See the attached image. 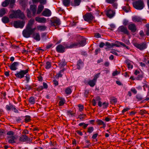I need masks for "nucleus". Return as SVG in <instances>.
<instances>
[{
	"label": "nucleus",
	"instance_id": "obj_36",
	"mask_svg": "<svg viewBox=\"0 0 149 149\" xmlns=\"http://www.w3.org/2000/svg\"><path fill=\"white\" fill-rule=\"evenodd\" d=\"M126 63L127 64V67L129 69H132L133 68V65L131 64L129 61H126Z\"/></svg>",
	"mask_w": 149,
	"mask_h": 149
},
{
	"label": "nucleus",
	"instance_id": "obj_15",
	"mask_svg": "<svg viewBox=\"0 0 149 149\" xmlns=\"http://www.w3.org/2000/svg\"><path fill=\"white\" fill-rule=\"evenodd\" d=\"M36 21L38 23H45L46 22V19L44 17H35Z\"/></svg>",
	"mask_w": 149,
	"mask_h": 149
},
{
	"label": "nucleus",
	"instance_id": "obj_62",
	"mask_svg": "<svg viewBox=\"0 0 149 149\" xmlns=\"http://www.w3.org/2000/svg\"><path fill=\"white\" fill-rule=\"evenodd\" d=\"M11 110L15 112H17V110L15 108V106L13 105V107L11 108Z\"/></svg>",
	"mask_w": 149,
	"mask_h": 149
},
{
	"label": "nucleus",
	"instance_id": "obj_4",
	"mask_svg": "<svg viewBox=\"0 0 149 149\" xmlns=\"http://www.w3.org/2000/svg\"><path fill=\"white\" fill-rule=\"evenodd\" d=\"M133 45L135 47L141 51L145 49L147 47V45L145 42L139 44L136 42H134Z\"/></svg>",
	"mask_w": 149,
	"mask_h": 149
},
{
	"label": "nucleus",
	"instance_id": "obj_28",
	"mask_svg": "<svg viewBox=\"0 0 149 149\" xmlns=\"http://www.w3.org/2000/svg\"><path fill=\"white\" fill-rule=\"evenodd\" d=\"M15 13V11L13 10L12 13L10 14L9 17L10 18H16V16Z\"/></svg>",
	"mask_w": 149,
	"mask_h": 149
},
{
	"label": "nucleus",
	"instance_id": "obj_46",
	"mask_svg": "<svg viewBox=\"0 0 149 149\" xmlns=\"http://www.w3.org/2000/svg\"><path fill=\"white\" fill-rule=\"evenodd\" d=\"M81 0H74V3L75 6L79 5L80 3Z\"/></svg>",
	"mask_w": 149,
	"mask_h": 149
},
{
	"label": "nucleus",
	"instance_id": "obj_8",
	"mask_svg": "<svg viewBox=\"0 0 149 149\" xmlns=\"http://www.w3.org/2000/svg\"><path fill=\"white\" fill-rule=\"evenodd\" d=\"M61 24L60 21L59 19L57 18H55L51 21V25L55 26H58Z\"/></svg>",
	"mask_w": 149,
	"mask_h": 149
},
{
	"label": "nucleus",
	"instance_id": "obj_38",
	"mask_svg": "<svg viewBox=\"0 0 149 149\" xmlns=\"http://www.w3.org/2000/svg\"><path fill=\"white\" fill-rule=\"evenodd\" d=\"M65 102V100L64 99H61L59 102V105L60 106H62L64 104Z\"/></svg>",
	"mask_w": 149,
	"mask_h": 149
},
{
	"label": "nucleus",
	"instance_id": "obj_41",
	"mask_svg": "<svg viewBox=\"0 0 149 149\" xmlns=\"http://www.w3.org/2000/svg\"><path fill=\"white\" fill-rule=\"evenodd\" d=\"M30 117L29 116H26V118L25 119V122L26 123H27L30 121Z\"/></svg>",
	"mask_w": 149,
	"mask_h": 149
},
{
	"label": "nucleus",
	"instance_id": "obj_39",
	"mask_svg": "<svg viewBox=\"0 0 149 149\" xmlns=\"http://www.w3.org/2000/svg\"><path fill=\"white\" fill-rule=\"evenodd\" d=\"M94 128L93 127H89L88 128L87 132L91 133L93 132L94 130Z\"/></svg>",
	"mask_w": 149,
	"mask_h": 149
},
{
	"label": "nucleus",
	"instance_id": "obj_49",
	"mask_svg": "<svg viewBox=\"0 0 149 149\" xmlns=\"http://www.w3.org/2000/svg\"><path fill=\"white\" fill-rule=\"evenodd\" d=\"M66 64V63L64 61H62L60 63L59 65L61 67H63L65 66Z\"/></svg>",
	"mask_w": 149,
	"mask_h": 149
},
{
	"label": "nucleus",
	"instance_id": "obj_40",
	"mask_svg": "<svg viewBox=\"0 0 149 149\" xmlns=\"http://www.w3.org/2000/svg\"><path fill=\"white\" fill-rule=\"evenodd\" d=\"M86 116V115L84 114H80L78 116V118H79L80 120H83L84 119Z\"/></svg>",
	"mask_w": 149,
	"mask_h": 149
},
{
	"label": "nucleus",
	"instance_id": "obj_47",
	"mask_svg": "<svg viewBox=\"0 0 149 149\" xmlns=\"http://www.w3.org/2000/svg\"><path fill=\"white\" fill-rule=\"evenodd\" d=\"M26 12L27 13V15L28 17L30 18L31 17V14L30 11L29 9H27L26 10Z\"/></svg>",
	"mask_w": 149,
	"mask_h": 149
},
{
	"label": "nucleus",
	"instance_id": "obj_42",
	"mask_svg": "<svg viewBox=\"0 0 149 149\" xmlns=\"http://www.w3.org/2000/svg\"><path fill=\"white\" fill-rule=\"evenodd\" d=\"M6 13V11L4 8H2L1 9V17L2 16Z\"/></svg>",
	"mask_w": 149,
	"mask_h": 149
},
{
	"label": "nucleus",
	"instance_id": "obj_17",
	"mask_svg": "<svg viewBox=\"0 0 149 149\" xmlns=\"http://www.w3.org/2000/svg\"><path fill=\"white\" fill-rule=\"evenodd\" d=\"M56 49L57 52L63 53L64 52L65 48L62 45H59L57 46Z\"/></svg>",
	"mask_w": 149,
	"mask_h": 149
},
{
	"label": "nucleus",
	"instance_id": "obj_61",
	"mask_svg": "<svg viewBox=\"0 0 149 149\" xmlns=\"http://www.w3.org/2000/svg\"><path fill=\"white\" fill-rule=\"evenodd\" d=\"M43 88L47 89V88L48 86H47V84H46V83L44 82L43 83Z\"/></svg>",
	"mask_w": 149,
	"mask_h": 149
},
{
	"label": "nucleus",
	"instance_id": "obj_44",
	"mask_svg": "<svg viewBox=\"0 0 149 149\" xmlns=\"http://www.w3.org/2000/svg\"><path fill=\"white\" fill-rule=\"evenodd\" d=\"M97 123L99 125H105L104 123L102 120H98L97 121Z\"/></svg>",
	"mask_w": 149,
	"mask_h": 149
},
{
	"label": "nucleus",
	"instance_id": "obj_21",
	"mask_svg": "<svg viewBox=\"0 0 149 149\" xmlns=\"http://www.w3.org/2000/svg\"><path fill=\"white\" fill-rule=\"evenodd\" d=\"M132 20L134 22H140L143 21L144 20L139 17L135 16L132 17Z\"/></svg>",
	"mask_w": 149,
	"mask_h": 149
},
{
	"label": "nucleus",
	"instance_id": "obj_33",
	"mask_svg": "<svg viewBox=\"0 0 149 149\" xmlns=\"http://www.w3.org/2000/svg\"><path fill=\"white\" fill-rule=\"evenodd\" d=\"M38 30L40 31H44L46 29V27L44 26H37Z\"/></svg>",
	"mask_w": 149,
	"mask_h": 149
},
{
	"label": "nucleus",
	"instance_id": "obj_23",
	"mask_svg": "<svg viewBox=\"0 0 149 149\" xmlns=\"http://www.w3.org/2000/svg\"><path fill=\"white\" fill-rule=\"evenodd\" d=\"M44 8V6L42 5H39L38 8L36 12V14H39L42 12Z\"/></svg>",
	"mask_w": 149,
	"mask_h": 149
},
{
	"label": "nucleus",
	"instance_id": "obj_5",
	"mask_svg": "<svg viewBox=\"0 0 149 149\" xmlns=\"http://www.w3.org/2000/svg\"><path fill=\"white\" fill-rule=\"evenodd\" d=\"M29 70H20L19 72H17L15 74V76L18 78L21 79L24 77V75L28 73Z\"/></svg>",
	"mask_w": 149,
	"mask_h": 149
},
{
	"label": "nucleus",
	"instance_id": "obj_53",
	"mask_svg": "<svg viewBox=\"0 0 149 149\" xmlns=\"http://www.w3.org/2000/svg\"><path fill=\"white\" fill-rule=\"evenodd\" d=\"M13 107V105L10 104L9 105L6 106V108L8 110H10L11 109V108Z\"/></svg>",
	"mask_w": 149,
	"mask_h": 149
},
{
	"label": "nucleus",
	"instance_id": "obj_58",
	"mask_svg": "<svg viewBox=\"0 0 149 149\" xmlns=\"http://www.w3.org/2000/svg\"><path fill=\"white\" fill-rule=\"evenodd\" d=\"M37 90L38 91H40L43 89V87L42 86H40L37 88Z\"/></svg>",
	"mask_w": 149,
	"mask_h": 149
},
{
	"label": "nucleus",
	"instance_id": "obj_51",
	"mask_svg": "<svg viewBox=\"0 0 149 149\" xmlns=\"http://www.w3.org/2000/svg\"><path fill=\"white\" fill-rule=\"evenodd\" d=\"M62 76V74H61V73H60L59 72V73L57 74L56 76H55V77L56 78L58 79L59 77H61Z\"/></svg>",
	"mask_w": 149,
	"mask_h": 149
},
{
	"label": "nucleus",
	"instance_id": "obj_59",
	"mask_svg": "<svg viewBox=\"0 0 149 149\" xmlns=\"http://www.w3.org/2000/svg\"><path fill=\"white\" fill-rule=\"evenodd\" d=\"M53 82L55 86H57L58 85V81L56 80H54L53 81Z\"/></svg>",
	"mask_w": 149,
	"mask_h": 149
},
{
	"label": "nucleus",
	"instance_id": "obj_10",
	"mask_svg": "<svg viewBox=\"0 0 149 149\" xmlns=\"http://www.w3.org/2000/svg\"><path fill=\"white\" fill-rule=\"evenodd\" d=\"M35 22V20L33 19H31L30 20H29L28 22V23L27 24L28 25H30V30L33 33H34V32L36 29V27H34L33 28H32V27L33 24H34Z\"/></svg>",
	"mask_w": 149,
	"mask_h": 149
},
{
	"label": "nucleus",
	"instance_id": "obj_30",
	"mask_svg": "<svg viewBox=\"0 0 149 149\" xmlns=\"http://www.w3.org/2000/svg\"><path fill=\"white\" fill-rule=\"evenodd\" d=\"M10 0H5L2 4L3 6L6 7L9 3Z\"/></svg>",
	"mask_w": 149,
	"mask_h": 149
},
{
	"label": "nucleus",
	"instance_id": "obj_24",
	"mask_svg": "<svg viewBox=\"0 0 149 149\" xmlns=\"http://www.w3.org/2000/svg\"><path fill=\"white\" fill-rule=\"evenodd\" d=\"M96 81L94 80H91L88 81V84L91 87H94Z\"/></svg>",
	"mask_w": 149,
	"mask_h": 149
},
{
	"label": "nucleus",
	"instance_id": "obj_2",
	"mask_svg": "<svg viewBox=\"0 0 149 149\" xmlns=\"http://www.w3.org/2000/svg\"><path fill=\"white\" fill-rule=\"evenodd\" d=\"M134 7L136 9L141 10L143 9L144 7V4L143 1L139 0L133 3Z\"/></svg>",
	"mask_w": 149,
	"mask_h": 149
},
{
	"label": "nucleus",
	"instance_id": "obj_12",
	"mask_svg": "<svg viewBox=\"0 0 149 149\" xmlns=\"http://www.w3.org/2000/svg\"><path fill=\"white\" fill-rule=\"evenodd\" d=\"M118 30L119 31L122 32L124 34L127 35L129 34V32L127 27H125L123 26H120L118 28Z\"/></svg>",
	"mask_w": 149,
	"mask_h": 149
},
{
	"label": "nucleus",
	"instance_id": "obj_57",
	"mask_svg": "<svg viewBox=\"0 0 149 149\" xmlns=\"http://www.w3.org/2000/svg\"><path fill=\"white\" fill-rule=\"evenodd\" d=\"M39 2L40 3L45 4L46 3V0H39Z\"/></svg>",
	"mask_w": 149,
	"mask_h": 149
},
{
	"label": "nucleus",
	"instance_id": "obj_55",
	"mask_svg": "<svg viewBox=\"0 0 149 149\" xmlns=\"http://www.w3.org/2000/svg\"><path fill=\"white\" fill-rule=\"evenodd\" d=\"M116 0H106V2L109 3H112L114 2Z\"/></svg>",
	"mask_w": 149,
	"mask_h": 149
},
{
	"label": "nucleus",
	"instance_id": "obj_22",
	"mask_svg": "<svg viewBox=\"0 0 149 149\" xmlns=\"http://www.w3.org/2000/svg\"><path fill=\"white\" fill-rule=\"evenodd\" d=\"M129 29L133 32H134L136 30V28L134 24H130L128 26Z\"/></svg>",
	"mask_w": 149,
	"mask_h": 149
},
{
	"label": "nucleus",
	"instance_id": "obj_45",
	"mask_svg": "<svg viewBox=\"0 0 149 149\" xmlns=\"http://www.w3.org/2000/svg\"><path fill=\"white\" fill-rule=\"evenodd\" d=\"M15 2V0H10L9 3L11 8H12Z\"/></svg>",
	"mask_w": 149,
	"mask_h": 149
},
{
	"label": "nucleus",
	"instance_id": "obj_63",
	"mask_svg": "<svg viewBox=\"0 0 149 149\" xmlns=\"http://www.w3.org/2000/svg\"><path fill=\"white\" fill-rule=\"evenodd\" d=\"M14 134V132L12 131H9L7 133V134L9 135H13Z\"/></svg>",
	"mask_w": 149,
	"mask_h": 149
},
{
	"label": "nucleus",
	"instance_id": "obj_7",
	"mask_svg": "<svg viewBox=\"0 0 149 149\" xmlns=\"http://www.w3.org/2000/svg\"><path fill=\"white\" fill-rule=\"evenodd\" d=\"M24 23L23 21H15L13 23L14 26L16 28H22L24 26Z\"/></svg>",
	"mask_w": 149,
	"mask_h": 149
},
{
	"label": "nucleus",
	"instance_id": "obj_11",
	"mask_svg": "<svg viewBox=\"0 0 149 149\" xmlns=\"http://www.w3.org/2000/svg\"><path fill=\"white\" fill-rule=\"evenodd\" d=\"M52 13L50 10L47 8H45L42 13V15L47 17L50 16Z\"/></svg>",
	"mask_w": 149,
	"mask_h": 149
},
{
	"label": "nucleus",
	"instance_id": "obj_43",
	"mask_svg": "<svg viewBox=\"0 0 149 149\" xmlns=\"http://www.w3.org/2000/svg\"><path fill=\"white\" fill-rule=\"evenodd\" d=\"M100 73H99L96 74L93 79V80H94L95 81H96L97 79L99 77V75H100Z\"/></svg>",
	"mask_w": 149,
	"mask_h": 149
},
{
	"label": "nucleus",
	"instance_id": "obj_27",
	"mask_svg": "<svg viewBox=\"0 0 149 149\" xmlns=\"http://www.w3.org/2000/svg\"><path fill=\"white\" fill-rule=\"evenodd\" d=\"M110 102L112 104L116 103L117 100L116 98L114 97H112L110 98Z\"/></svg>",
	"mask_w": 149,
	"mask_h": 149
},
{
	"label": "nucleus",
	"instance_id": "obj_60",
	"mask_svg": "<svg viewBox=\"0 0 149 149\" xmlns=\"http://www.w3.org/2000/svg\"><path fill=\"white\" fill-rule=\"evenodd\" d=\"M110 53H112L114 54L117 56L118 55L117 53L115 50H112L110 52Z\"/></svg>",
	"mask_w": 149,
	"mask_h": 149
},
{
	"label": "nucleus",
	"instance_id": "obj_35",
	"mask_svg": "<svg viewBox=\"0 0 149 149\" xmlns=\"http://www.w3.org/2000/svg\"><path fill=\"white\" fill-rule=\"evenodd\" d=\"M70 0H63V3L64 5L65 6H68L70 4Z\"/></svg>",
	"mask_w": 149,
	"mask_h": 149
},
{
	"label": "nucleus",
	"instance_id": "obj_13",
	"mask_svg": "<svg viewBox=\"0 0 149 149\" xmlns=\"http://www.w3.org/2000/svg\"><path fill=\"white\" fill-rule=\"evenodd\" d=\"M19 63L17 62H15L9 66L10 69L12 70H15L17 69V67Z\"/></svg>",
	"mask_w": 149,
	"mask_h": 149
},
{
	"label": "nucleus",
	"instance_id": "obj_31",
	"mask_svg": "<svg viewBox=\"0 0 149 149\" xmlns=\"http://www.w3.org/2000/svg\"><path fill=\"white\" fill-rule=\"evenodd\" d=\"M65 93L67 95H69L72 93V90L70 87L67 88L65 90Z\"/></svg>",
	"mask_w": 149,
	"mask_h": 149
},
{
	"label": "nucleus",
	"instance_id": "obj_48",
	"mask_svg": "<svg viewBox=\"0 0 149 149\" xmlns=\"http://www.w3.org/2000/svg\"><path fill=\"white\" fill-rule=\"evenodd\" d=\"M78 107H79V111H81L83 110L84 107L83 105L81 104H79L78 105Z\"/></svg>",
	"mask_w": 149,
	"mask_h": 149
},
{
	"label": "nucleus",
	"instance_id": "obj_9",
	"mask_svg": "<svg viewBox=\"0 0 149 149\" xmlns=\"http://www.w3.org/2000/svg\"><path fill=\"white\" fill-rule=\"evenodd\" d=\"M15 13L16 16V18H18L23 19L25 18V16L24 13L20 10H18L15 11Z\"/></svg>",
	"mask_w": 149,
	"mask_h": 149
},
{
	"label": "nucleus",
	"instance_id": "obj_6",
	"mask_svg": "<svg viewBox=\"0 0 149 149\" xmlns=\"http://www.w3.org/2000/svg\"><path fill=\"white\" fill-rule=\"evenodd\" d=\"M94 18V17L91 13H87L83 16L84 20L87 22H91Z\"/></svg>",
	"mask_w": 149,
	"mask_h": 149
},
{
	"label": "nucleus",
	"instance_id": "obj_14",
	"mask_svg": "<svg viewBox=\"0 0 149 149\" xmlns=\"http://www.w3.org/2000/svg\"><path fill=\"white\" fill-rule=\"evenodd\" d=\"M106 14L108 17L111 18L114 16L115 12L113 10L110 9L107 10Z\"/></svg>",
	"mask_w": 149,
	"mask_h": 149
},
{
	"label": "nucleus",
	"instance_id": "obj_29",
	"mask_svg": "<svg viewBox=\"0 0 149 149\" xmlns=\"http://www.w3.org/2000/svg\"><path fill=\"white\" fill-rule=\"evenodd\" d=\"M2 21L3 23H6L9 22V19L8 17H4L2 18Z\"/></svg>",
	"mask_w": 149,
	"mask_h": 149
},
{
	"label": "nucleus",
	"instance_id": "obj_64",
	"mask_svg": "<svg viewBox=\"0 0 149 149\" xmlns=\"http://www.w3.org/2000/svg\"><path fill=\"white\" fill-rule=\"evenodd\" d=\"M105 45L106 46H107L109 48H111V44L108 42H106L105 43Z\"/></svg>",
	"mask_w": 149,
	"mask_h": 149
},
{
	"label": "nucleus",
	"instance_id": "obj_1",
	"mask_svg": "<svg viewBox=\"0 0 149 149\" xmlns=\"http://www.w3.org/2000/svg\"><path fill=\"white\" fill-rule=\"evenodd\" d=\"M86 40L84 39L80 42L72 43L70 46H67V48H72L80 46H84L86 44Z\"/></svg>",
	"mask_w": 149,
	"mask_h": 149
},
{
	"label": "nucleus",
	"instance_id": "obj_19",
	"mask_svg": "<svg viewBox=\"0 0 149 149\" xmlns=\"http://www.w3.org/2000/svg\"><path fill=\"white\" fill-rule=\"evenodd\" d=\"M30 9L33 13V16H34L36 13L37 6L35 5H31L30 6Z\"/></svg>",
	"mask_w": 149,
	"mask_h": 149
},
{
	"label": "nucleus",
	"instance_id": "obj_18",
	"mask_svg": "<svg viewBox=\"0 0 149 149\" xmlns=\"http://www.w3.org/2000/svg\"><path fill=\"white\" fill-rule=\"evenodd\" d=\"M17 139L16 136H11L8 137V142L10 143H15V141Z\"/></svg>",
	"mask_w": 149,
	"mask_h": 149
},
{
	"label": "nucleus",
	"instance_id": "obj_54",
	"mask_svg": "<svg viewBox=\"0 0 149 149\" xmlns=\"http://www.w3.org/2000/svg\"><path fill=\"white\" fill-rule=\"evenodd\" d=\"M95 37L97 38H101V35L100 34L98 33H95Z\"/></svg>",
	"mask_w": 149,
	"mask_h": 149
},
{
	"label": "nucleus",
	"instance_id": "obj_32",
	"mask_svg": "<svg viewBox=\"0 0 149 149\" xmlns=\"http://www.w3.org/2000/svg\"><path fill=\"white\" fill-rule=\"evenodd\" d=\"M51 66V63L50 62L47 61L45 65V68L47 69H49Z\"/></svg>",
	"mask_w": 149,
	"mask_h": 149
},
{
	"label": "nucleus",
	"instance_id": "obj_20",
	"mask_svg": "<svg viewBox=\"0 0 149 149\" xmlns=\"http://www.w3.org/2000/svg\"><path fill=\"white\" fill-rule=\"evenodd\" d=\"M32 37L37 41H39L40 39V35L39 33H34L32 34Z\"/></svg>",
	"mask_w": 149,
	"mask_h": 149
},
{
	"label": "nucleus",
	"instance_id": "obj_56",
	"mask_svg": "<svg viewBox=\"0 0 149 149\" xmlns=\"http://www.w3.org/2000/svg\"><path fill=\"white\" fill-rule=\"evenodd\" d=\"M136 97L138 101H140L142 99L141 97L139 95H137L136 96Z\"/></svg>",
	"mask_w": 149,
	"mask_h": 149
},
{
	"label": "nucleus",
	"instance_id": "obj_52",
	"mask_svg": "<svg viewBox=\"0 0 149 149\" xmlns=\"http://www.w3.org/2000/svg\"><path fill=\"white\" fill-rule=\"evenodd\" d=\"M130 108L127 107L125 108H124L123 109L122 111V113H124L125 112L127 111L128 110H130Z\"/></svg>",
	"mask_w": 149,
	"mask_h": 149
},
{
	"label": "nucleus",
	"instance_id": "obj_3",
	"mask_svg": "<svg viewBox=\"0 0 149 149\" xmlns=\"http://www.w3.org/2000/svg\"><path fill=\"white\" fill-rule=\"evenodd\" d=\"M30 25H27L26 28L23 31L22 34L23 36L26 38L30 37L31 35L32 34L30 29Z\"/></svg>",
	"mask_w": 149,
	"mask_h": 149
},
{
	"label": "nucleus",
	"instance_id": "obj_50",
	"mask_svg": "<svg viewBox=\"0 0 149 149\" xmlns=\"http://www.w3.org/2000/svg\"><path fill=\"white\" fill-rule=\"evenodd\" d=\"M109 105V103L108 102H104L102 104V105L103 107V108H107L108 105Z\"/></svg>",
	"mask_w": 149,
	"mask_h": 149
},
{
	"label": "nucleus",
	"instance_id": "obj_16",
	"mask_svg": "<svg viewBox=\"0 0 149 149\" xmlns=\"http://www.w3.org/2000/svg\"><path fill=\"white\" fill-rule=\"evenodd\" d=\"M20 141L23 142H26L27 141H31V139L28 137L27 136L22 135L19 138Z\"/></svg>",
	"mask_w": 149,
	"mask_h": 149
},
{
	"label": "nucleus",
	"instance_id": "obj_37",
	"mask_svg": "<svg viewBox=\"0 0 149 149\" xmlns=\"http://www.w3.org/2000/svg\"><path fill=\"white\" fill-rule=\"evenodd\" d=\"M29 101L30 103L32 104H34L35 100L33 97H31L29 99Z\"/></svg>",
	"mask_w": 149,
	"mask_h": 149
},
{
	"label": "nucleus",
	"instance_id": "obj_26",
	"mask_svg": "<svg viewBox=\"0 0 149 149\" xmlns=\"http://www.w3.org/2000/svg\"><path fill=\"white\" fill-rule=\"evenodd\" d=\"M122 8L123 10L126 13L128 12L130 10V7L128 4H126V6H123Z\"/></svg>",
	"mask_w": 149,
	"mask_h": 149
},
{
	"label": "nucleus",
	"instance_id": "obj_34",
	"mask_svg": "<svg viewBox=\"0 0 149 149\" xmlns=\"http://www.w3.org/2000/svg\"><path fill=\"white\" fill-rule=\"evenodd\" d=\"M82 61L81 60H79L78 61L77 64V67L78 69H79L80 68L82 64Z\"/></svg>",
	"mask_w": 149,
	"mask_h": 149
},
{
	"label": "nucleus",
	"instance_id": "obj_25",
	"mask_svg": "<svg viewBox=\"0 0 149 149\" xmlns=\"http://www.w3.org/2000/svg\"><path fill=\"white\" fill-rule=\"evenodd\" d=\"M120 45H122L124 47H125L127 49H129V47L127 46L123 42H117V44L116 45V46L117 47H119Z\"/></svg>",
	"mask_w": 149,
	"mask_h": 149
}]
</instances>
